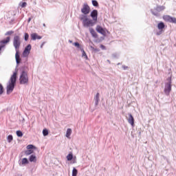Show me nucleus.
<instances>
[{
    "instance_id": "nucleus-1",
    "label": "nucleus",
    "mask_w": 176,
    "mask_h": 176,
    "mask_svg": "<svg viewBox=\"0 0 176 176\" xmlns=\"http://www.w3.org/2000/svg\"><path fill=\"white\" fill-rule=\"evenodd\" d=\"M21 45V38L20 36L15 35L13 38V46L15 48L16 54L15 58L16 61V64H20V61L21 59L20 58V55L19 54V50L20 49V45Z\"/></svg>"
},
{
    "instance_id": "nucleus-2",
    "label": "nucleus",
    "mask_w": 176,
    "mask_h": 176,
    "mask_svg": "<svg viewBox=\"0 0 176 176\" xmlns=\"http://www.w3.org/2000/svg\"><path fill=\"white\" fill-rule=\"evenodd\" d=\"M17 80V72H14L11 76L8 85H7V94H10L14 90L16 86V80Z\"/></svg>"
},
{
    "instance_id": "nucleus-3",
    "label": "nucleus",
    "mask_w": 176,
    "mask_h": 176,
    "mask_svg": "<svg viewBox=\"0 0 176 176\" xmlns=\"http://www.w3.org/2000/svg\"><path fill=\"white\" fill-rule=\"evenodd\" d=\"M30 78H28V74L24 70L22 71L21 76L19 77L20 85H28Z\"/></svg>"
},
{
    "instance_id": "nucleus-4",
    "label": "nucleus",
    "mask_w": 176,
    "mask_h": 176,
    "mask_svg": "<svg viewBox=\"0 0 176 176\" xmlns=\"http://www.w3.org/2000/svg\"><path fill=\"white\" fill-rule=\"evenodd\" d=\"M171 83H173V82L170 76L167 78V82L165 83V87L164 89V93L166 96H170V93H171V90H172Z\"/></svg>"
},
{
    "instance_id": "nucleus-5",
    "label": "nucleus",
    "mask_w": 176,
    "mask_h": 176,
    "mask_svg": "<svg viewBox=\"0 0 176 176\" xmlns=\"http://www.w3.org/2000/svg\"><path fill=\"white\" fill-rule=\"evenodd\" d=\"M166 9V6H157L153 9H151L150 11L152 13L153 16H155L156 17H159L160 16V12H163Z\"/></svg>"
},
{
    "instance_id": "nucleus-6",
    "label": "nucleus",
    "mask_w": 176,
    "mask_h": 176,
    "mask_svg": "<svg viewBox=\"0 0 176 176\" xmlns=\"http://www.w3.org/2000/svg\"><path fill=\"white\" fill-rule=\"evenodd\" d=\"M97 24V21H94L93 19H87L85 23L83 24V27L89 28V27H94V25H96Z\"/></svg>"
},
{
    "instance_id": "nucleus-7",
    "label": "nucleus",
    "mask_w": 176,
    "mask_h": 176,
    "mask_svg": "<svg viewBox=\"0 0 176 176\" xmlns=\"http://www.w3.org/2000/svg\"><path fill=\"white\" fill-rule=\"evenodd\" d=\"M163 19L165 21H167L168 23H173V24H176L175 17H173L170 15H165L163 16Z\"/></svg>"
},
{
    "instance_id": "nucleus-8",
    "label": "nucleus",
    "mask_w": 176,
    "mask_h": 176,
    "mask_svg": "<svg viewBox=\"0 0 176 176\" xmlns=\"http://www.w3.org/2000/svg\"><path fill=\"white\" fill-rule=\"evenodd\" d=\"M27 151H25V155H26V156H29V155H32V153H34V150L32 149H35V146L32 145V144H29L27 146Z\"/></svg>"
},
{
    "instance_id": "nucleus-9",
    "label": "nucleus",
    "mask_w": 176,
    "mask_h": 176,
    "mask_svg": "<svg viewBox=\"0 0 176 176\" xmlns=\"http://www.w3.org/2000/svg\"><path fill=\"white\" fill-rule=\"evenodd\" d=\"M32 46L30 44L28 45L22 54L23 57H28L30 56V53L31 52Z\"/></svg>"
},
{
    "instance_id": "nucleus-10",
    "label": "nucleus",
    "mask_w": 176,
    "mask_h": 176,
    "mask_svg": "<svg viewBox=\"0 0 176 176\" xmlns=\"http://www.w3.org/2000/svg\"><path fill=\"white\" fill-rule=\"evenodd\" d=\"M81 12L83 14H89L90 13V7L87 3H84L81 8Z\"/></svg>"
},
{
    "instance_id": "nucleus-11",
    "label": "nucleus",
    "mask_w": 176,
    "mask_h": 176,
    "mask_svg": "<svg viewBox=\"0 0 176 176\" xmlns=\"http://www.w3.org/2000/svg\"><path fill=\"white\" fill-rule=\"evenodd\" d=\"M91 17H92V20H94V21H96L98 19V11L97 10H94L91 12Z\"/></svg>"
},
{
    "instance_id": "nucleus-12",
    "label": "nucleus",
    "mask_w": 176,
    "mask_h": 176,
    "mask_svg": "<svg viewBox=\"0 0 176 176\" xmlns=\"http://www.w3.org/2000/svg\"><path fill=\"white\" fill-rule=\"evenodd\" d=\"M10 42V37L8 36L6 40H2L0 41V52L2 50V47H5V45L6 43H9Z\"/></svg>"
},
{
    "instance_id": "nucleus-13",
    "label": "nucleus",
    "mask_w": 176,
    "mask_h": 176,
    "mask_svg": "<svg viewBox=\"0 0 176 176\" xmlns=\"http://www.w3.org/2000/svg\"><path fill=\"white\" fill-rule=\"evenodd\" d=\"M128 116V123H129V124L131 125L132 127H134V117H133V115H131V113H129Z\"/></svg>"
},
{
    "instance_id": "nucleus-14",
    "label": "nucleus",
    "mask_w": 176,
    "mask_h": 176,
    "mask_svg": "<svg viewBox=\"0 0 176 176\" xmlns=\"http://www.w3.org/2000/svg\"><path fill=\"white\" fill-rule=\"evenodd\" d=\"M96 31L97 32H98L99 34H101L102 35H105L107 34L104 28H102V27H101L100 25L96 26Z\"/></svg>"
},
{
    "instance_id": "nucleus-15",
    "label": "nucleus",
    "mask_w": 176,
    "mask_h": 176,
    "mask_svg": "<svg viewBox=\"0 0 176 176\" xmlns=\"http://www.w3.org/2000/svg\"><path fill=\"white\" fill-rule=\"evenodd\" d=\"M88 19L89 18H87V15L86 14H82L80 17V20L82 21V25L87 21Z\"/></svg>"
},
{
    "instance_id": "nucleus-16",
    "label": "nucleus",
    "mask_w": 176,
    "mask_h": 176,
    "mask_svg": "<svg viewBox=\"0 0 176 176\" xmlns=\"http://www.w3.org/2000/svg\"><path fill=\"white\" fill-rule=\"evenodd\" d=\"M89 32L94 38H98V34H97L96 30H94V29H93L92 28H89Z\"/></svg>"
},
{
    "instance_id": "nucleus-17",
    "label": "nucleus",
    "mask_w": 176,
    "mask_h": 176,
    "mask_svg": "<svg viewBox=\"0 0 176 176\" xmlns=\"http://www.w3.org/2000/svg\"><path fill=\"white\" fill-rule=\"evenodd\" d=\"M95 105L97 107L98 105V102H100V93H97L94 96Z\"/></svg>"
},
{
    "instance_id": "nucleus-18",
    "label": "nucleus",
    "mask_w": 176,
    "mask_h": 176,
    "mask_svg": "<svg viewBox=\"0 0 176 176\" xmlns=\"http://www.w3.org/2000/svg\"><path fill=\"white\" fill-rule=\"evenodd\" d=\"M29 160L31 162L36 163V156H35V155H31L29 157Z\"/></svg>"
},
{
    "instance_id": "nucleus-19",
    "label": "nucleus",
    "mask_w": 176,
    "mask_h": 176,
    "mask_svg": "<svg viewBox=\"0 0 176 176\" xmlns=\"http://www.w3.org/2000/svg\"><path fill=\"white\" fill-rule=\"evenodd\" d=\"M72 134V129H71L69 128L67 129V132H66V135H65L67 138H69V137H71Z\"/></svg>"
},
{
    "instance_id": "nucleus-20",
    "label": "nucleus",
    "mask_w": 176,
    "mask_h": 176,
    "mask_svg": "<svg viewBox=\"0 0 176 176\" xmlns=\"http://www.w3.org/2000/svg\"><path fill=\"white\" fill-rule=\"evenodd\" d=\"M80 52H82V56L85 57V60H88L89 58L87 57V55L86 54V52H85V50L83 48H81Z\"/></svg>"
},
{
    "instance_id": "nucleus-21",
    "label": "nucleus",
    "mask_w": 176,
    "mask_h": 176,
    "mask_svg": "<svg viewBox=\"0 0 176 176\" xmlns=\"http://www.w3.org/2000/svg\"><path fill=\"white\" fill-rule=\"evenodd\" d=\"M165 25H164V23L161 22L160 23H158L157 25V28L158 30H163V28H164Z\"/></svg>"
},
{
    "instance_id": "nucleus-22",
    "label": "nucleus",
    "mask_w": 176,
    "mask_h": 176,
    "mask_svg": "<svg viewBox=\"0 0 176 176\" xmlns=\"http://www.w3.org/2000/svg\"><path fill=\"white\" fill-rule=\"evenodd\" d=\"M74 45L77 47V49H80V50H81L82 49H83V47H82V45H80V44H79V43L78 42H75L74 43Z\"/></svg>"
},
{
    "instance_id": "nucleus-23",
    "label": "nucleus",
    "mask_w": 176,
    "mask_h": 176,
    "mask_svg": "<svg viewBox=\"0 0 176 176\" xmlns=\"http://www.w3.org/2000/svg\"><path fill=\"white\" fill-rule=\"evenodd\" d=\"M31 38L32 41H36L37 38H38V34L36 33H33L31 34Z\"/></svg>"
},
{
    "instance_id": "nucleus-24",
    "label": "nucleus",
    "mask_w": 176,
    "mask_h": 176,
    "mask_svg": "<svg viewBox=\"0 0 176 176\" xmlns=\"http://www.w3.org/2000/svg\"><path fill=\"white\" fill-rule=\"evenodd\" d=\"M67 159L69 162H71V160H72V159H74V155L72 153H69L67 155Z\"/></svg>"
},
{
    "instance_id": "nucleus-25",
    "label": "nucleus",
    "mask_w": 176,
    "mask_h": 176,
    "mask_svg": "<svg viewBox=\"0 0 176 176\" xmlns=\"http://www.w3.org/2000/svg\"><path fill=\"white\" fill-rule=\"evenodd\" d=\"M78 175V169L74 168L72 170V176H76Z\"/></svg>"
},
{
    "instance_id": "nucleus-26",
    "label": "nucleus",
    "mask_w": 176,
    "mask_h": 176,
    "mask_svg": "<svg viewBox=\"0 0 176 176\" xmlns=\"http://www.w3.org/2000/svg\"><path fill=\"white\" fill-rule=\"evenodd\" d=\"M8 142H12L13 141V135H9L7 138Z\"/></svg>"
},
{
    "instance_id": "nucleus-27",
    "label": "nucleus",
    "mask_w": 176,
    "mask_h": 176,
    "mask_svg": "<svg viewBox=\"0 0 176 176\" xmlns=\"http://www.w3.org/2000/svg\"><path fill=\"white\" fill-rule=\"evenodd\" d=\"M43 135H44V137H46V135H49V131H47V129H43Z\"/></svg>"
},
{
    "instance_id": "nucleus-28",
    "label": "nucleus",
    "mask_w": 176,
    "mask_h": 176,
    "mask_svg": "<svg viewBox=\"0 0 176 176\" xmlns=\"http://www.w3.org/2000/svg\"><path fill=\"white\" fill-rule=\"evenodd\" d=\"M21 163L22 164H28V160L27 158H23Z\"/></svg>"
},
{
    "instance_id": "nucleus-29",
    "label": "nucleus",
    "mask_w": 176,
    "mask_h": 176,
    "mask_svg": "<svg viewBox=\"0 0 176 176\" xmlns=\"http://www.w3.org/2000/svg\"><path fill=\"white\" fill-rule=\"evenodd\" d=\"M3 86L2 85V84L0 83V96H2V94H3Z\"/></svg>"
},
{
    "instance_id": "nucleus-30",
    "label": "nucleus",
    "mask_w": 176,
    "mask_h": 176,
    "mask_svg": "<svg viewBox=\"0 0 176 176\" xmlns=\"http://www.w3.org/2000/svg\"><path fill=\"white\" fill-rule=\"evenodd\" d=\"M16 135L17 137H23V132H21V131H17Z\"/></svg>"
},
{
    "instance_id": "nucleus-31",
    "label": "nucleus",
    "mask_w": 176,
    "mask_h": 176,
    "mask_svg": "<svg viewBox=\"0 0 176 176\" xmlns=\"http://www.w3.org/2000/svg\"><path fill=\"white\" fill-rule=\"evenodd\" d=\"M12 34H14V31L10 30V31L7 32L5 34V35H6V36L12 35Z\"/></svg>"
},
{
    "instance_id": "nucleus-32",
    "label": "nucleus",
    "mask_w": 176,
    "mask_h": 176,
    "mask_svg": "<svg viewBox=\"0 0 176 176\" xmlns=\"http://www.w3.org/2000/svg\"><path fill=\"white\" fill-rule=\"evenodd\" d=\"M92 5L94 6H98V2L97 1H96V0H92Z\"/></svg>"
},
{
    "instance_id": "nucleus-33",
    "label": "nucleus",
    "mask_w": 176,
    "mask_h": 176,
    "mask_svg": "<svg viewBox=\"0 0 176 176\" xmlns=\"http://www.w3.org/2000/svg\"><path fill=\"white\" fill-rule=\"evenodd\" d=\"M30 38V35L28 33H25L24 39L25 41H28V38Z\"/></svg>"
},
{
    "instance_id": "nucleus-34",
    "label": "nucleus",
    "mask_w": 176,
    "mask_h": 176,
    "mask_svg": "<svg viewBox=\"0 0 176 176\" xmlns=\"http://www.w3.org/2000/svg\"><path fill=\"white\" fill-rule=\"evenodd\" d=\"M25 6H27V3H25V2L22 3L21 5V8H25Z\"/></svg>"
},
{
    "instance_id": "nucleus-35",
    "label": "nucleus",
    "mask_w": 176,
    "mask_h": 176,
    "mask_svg": "<svg viewBox=\"0 0 176 176\" xmlns=\"http://www.w3.org/2000/svg\"><path fill=\"white\" fill-rule=\"evenodd\" d=\"M122 68H123V69H127V68H129V67H127L126 65H122Z\"/></svg>"
},
{
    "instance_id": "nucleus-36",
    "label": "nucleus",
    "mask_w": 176,
    "mask_h": 176,
    "mask_svg": "<svg viewBox=\"0 0 176 176\" xmlns=\"http://www.w3.org/2000/svg\"><path fill=\"white\" fill-rule=\"evenodd\" d=\"M37 39H42V36H37Z\"/></svg>"
},
{
    "instance_id": "nucleus-37",
    "label": "nucleus",
    "mask_w": 176,
    "mask_h": 176,
    "mask_svg": "<svg viewBox=\"0 0 176 176\" xmlns=\"http://www.w3.org/2000/svg\"><path fill=\"white\" fill-rule=\"evenodd\" d=\"M45 45V42H43L41 45V48L42 49V47H43V45Z\"/></svg>"
},
{
    "instance_id": "nucleus-38",
    "label": "nucleus",
    "mask_w": 176,
    "mask_h": 176,
    "mask_svg": "<svg viewBox=\"0 0 176 176\" xmlns=\"http://www.w3.org/2000/svg\"><path fill=\"white\" fill-rule=\"evenodd\" d=\"M31 20H32V18H28V22L30 23L31 21Z\"/></svg>"
},
{
    "instance_id": "nucleus-39",
    "label": "nucleus",
    "mask_w": 176,
    "mask_h": 176,
    "mask_svg": "<svg viewBox=\"0 0 176 176\" xmlns=\"http://www.w3.org/2000/svg\"><path fill=\"white\" fill-rule=\"evenodd\" d=\"M155 83L156 84L159 83V80L155 81Z\"/></svg>"
},
{
    "instance_id": "nucleus-40",
    "label": "nucleus",
    "mask_w": 176,
    "mask_h": 176,
    "mask_svg": "<svg viewBox=\"0 0 176 176\" xmlns=\"http://www.w3.org/2000/svg\"><path fill=\"white\" fill-rule=\"evenodd\" d=\"M43 27H46V24L43 23Z\"/></svg>"
},
{
    "instance_id": "nucleus-41",
    "label": "nucleus",
    "mask_w": 176,
    "mask_h": 176,
    "mask_svg": "<svg viewBox=\"0 0 176 176\" xmlns=\"http://www.w3.org/2000/svg\"><path fill=\"white\" fill-rule=\"evenodd\" d=\"M69 42H70V43H72V41L69 40Z\"/></svg>"
},
{
    "instance_id": "nucleus-42",
    "label": "nucleus",
    "mask_w": 176,
    "mask_h": 176,
    "mask_svg": "<svg viewBox=\"0 0 176 176\" xmlns=\"http://www.w3.org/2000/svg\"><path fill=\"white\" fill-rule=\"evenodd\" d=\"M160 34H161V33H159V32H158V33H157V35H160Z\"/></svg>"
},
{
    "instance_id": "nucleus-43",
    "label": "nucleus",
    "mask_w": 176,
    "mask_h": 176,
    "mask_svg": "<svg viewBox=\"0 0 176 176\" xmlns=\"http://www.w3.org/2000/svg\"><path fill=\"white\" fill-rule=\"evenodd\" d=\"M102 47H104V45H101Z\"/></svg>"
}]
</instances>
